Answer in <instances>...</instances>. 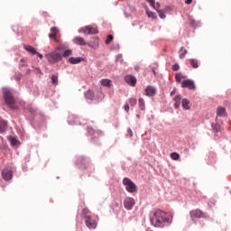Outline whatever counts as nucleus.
Listing matches in <instances>:
<instances>
[{
    "label": "nucleus",
    "mask_w": 231,
    "mask_h": 231,
    "mask_svg": "<svg viewBox=\"0 0 231 231\" xmlns=\"http://www.w3.org/2000/svg\"><path fill=\"white\" fill-rule=\"evenodd\" d=\"M125 80L126 84H129V86H132V88H134L136 86V78L133 75L125 76Z\"/></svg>",
    "instance_id": "obj_11"
},
{
    "label": "nucleus",
    "mask_w": 231,
    "mask_h": 231,
    "mask_svg": "<svg viewBox=\"0 0 231 231\" xmlns=\"http://www.w3.org/2000/svg\"><path fill=\"white\" fill-rule=\"evenodd\" d=\"M8 127V123L5 120H0V133H5Z\"/></svg>",
    "instance_id": "obj_20"
},
{
    "label": "nucleus",
    "mask_w": 231,
    "mask_h": 231,
    "mask_svg": "<svg viewBox=\"0 0 231 231\" xmlns=\"http://www.w3.org/2000/svg\"><path fill=\"white\" fill-rule=\"evenodd\" d=\"M123 185H125L127 192H130L131 194H133V192H136L137 190L136 184H134V182H133V180H131L129 178H125L123 180Z\"/></svg>",
    "instance_id": "obj_4"
},
{
    "label": "nucleus",
    "mask_w": 231,
    "mask_h": 231,
    "mask_svg": "<svg viewBox=\"0 0 231 231\" xmlns=\"http://www.w3.org/2000/svg\"><path fill=\"white\" fill-rule=\"evenodd\" d=\"M158 12L160 10V3H156L154 0H146Z\"/></svg>",
    "instance_id": "obj_21"
},
{
    "label": "nucleus",
    "mask_w": 231,
    "mask_h": 231,
    "mask_svg": "<svg viewBox=\"0 0 231 231\" xmlns=\"http://www.w3.org/2000/svg\"><path fill=\"white\" fill-rule=\"evenodd\" d=\"M175 80H176V82H181V75L180 74H176L175 75Z\"/></svg>",
    "instance_id": "obj_41"
},
{
    "label": "nucleus",
    "mask_w": 231,
    "mask_h": 231,
    "mask_svg": "<svg viewBox=\"0 0 231 231\" xmlns=\"http://www.w3.org/2000/svg\"><path fill=\"white\" fill-rule=\"evenodd\" d=\"M51 33L49 34L50 39H54L56 42H59V41H57V33H59V29H57V27H52L51 28Z\"/></svg>",
    "instance_id": "obj_14"
},
{
    "label": "nucleus",
    "mask_w": 231,
    "mask_h": 231,
    "mask_svg": "<svg viewBox=\"0 0 231 231\" xmlns=\"http://www.w3.org/2000/svg\"><path fill=\"white\" fill-rule=\"evenodd\" d=\"M14 79H15V80H17V82H19L21 80V79H23V74L16 73Z\"/></svg>",
    "instance_id": "obj_38"
},
{
    "label": "nucleus",
    "mask_w": 231,
    "mask_h": 231,
    "mask_svg": "<svg viewBox=\"0 0 231 231\" xmlns=\"http://www.w3.org/2000/svg\"><path fill=\"white\" fill-rule=\"evenodd\" d=\"M73 42L75 44H78L79 46H86L88 45V42H86V41L84 40V38L78 36L76 38L73 39Z\"/></svg>",
    "instance_id": "obj_13"
},
{
    "label": "nucleus",
    "mask_w": 231,
    "mask_h": 231,
    "mask_svg": "<svg viewBox=\"0 0 231 231\" xmlns=\"http://www.w3.org/2000/svg\"><path fill=\"white\" fill-rule=\"evenodd\" d=\"M185 4H186V5H191V4H192V0H186V1H185Z\"/></svg>",
    "instance_id": "obj_44"
},
{
    "label": "nucleus",
    "mask_w": 231,
    "mask_h": 231,
    "mask_svg": "<svg viewBox=\"0 0 231 231\" xmlns=\"http://www.w3.org/2000/svg\"><path fill=\"white\" fill-rule=\"evenodd\" d=\"M212 127L216 133H219V131H221V125H212Z\"/></svg>",
    "instance_id": "obj_35"
},
{
    "label": "nucleus",
    "mask_w": 231,
    "mask_h": 231,
    "mask_svg": "<svg viewBox=\"0 0 231 231\" xmlns=\"http://www.w3.org/2000/svg\"><path fill=\"white\" fill-rule=\"evenodd\" d=\"M171 160H180V154L178 153V152H172L171 154Z\"/></svg>",
    "instance_id": "obj_32"
},
{
    "label": "nucleus",
    "mask_w": 231,
    "mask_h": 231,
    "mask_svg": "<svg viewBox=\"0 0 231 231\" xmlns=\"http://www.w3.org/2000/svg\"><path fill=\"white\" fill-rule=\"evenodd\" d=\"M138 104H139L140 109L142 111H145V101L143 100V98H139Z\"/></svg>",
    "instance_id": "obj_27"
},
{
    "label": "nucleus",
    "mask_w": 231,
    "mask_h": 231,
    "mask_svg": "<svg viewBox=\"0 0 231 231\" xmlns=\"http://www.w3.org/2000/svg\"><path fill=\"white\" fill-rule=\"evenodd\" d=\"M146 14L148 15V17L152 18V19H158V16L156 15V13H153L152 11H146Z\"/></svg>",
    "instance_id": "obj_29"
},
{
    "label": "nucleus",
    "mask_w": 231,
    "mask_h": 231,
    "mask_svg": "<svg viewBox=\"0 0 231 231\" xmlns=\"http://www.w3.org/2000/svg\"><path fill=\"white\" fill-rule=\"evenodd\" d=\"M66 48H68V46H66V44H61L60 46H58V48L56 49V51H64V50H66Z\"/></svg>",
    "instance_id": "obj_33"
},
{
    "label": "nucleus",
    "mask_w": 231,
    "mask_h": 231,
    "mask_svg": "<svg viewBox=\"0 0 231 231\" xmlns=\"http://www.w3.org/2000/svg\"><path fill=\"white\" fill-rule=\"evenodd\" d=\"M183 109L189 110L190 109V106H189L190 104V101L187 98H183L181 101Z\"/></svg>",
    "instance_id": "obj_23"
},
{
    "label": "nucleus",
    "mask_w": 231,
    "mask_h": 231,
    "mask_svg": "<svg viewBox=\"0 0 231 231\" xmlns=\"http://www.w3.org/2000/svg\"><path fill=\"white\" fill-rule=\"evenodd\" d=\"M86 98H88V100H93V98H95V92H93L92 90H88L86 94H85Z\"/></svg>",
    "instance_id": "obj_25"
},
{
    "label": "nucleus",
    "mask_w": 231,
    "mask_h": 231,
    "mask_svg": "<svg viewBox=\"0 0 231 231\" xmlns=\"http://www.w3.org/2000/svg\"><path fill=\"white\" fill-rule=\"evenodd\" d=\"M85 225L91 230L97 228V220L93 219V217H87V218H85Z\"/></svg>",
    "instance_id": "obj_8"
},
{
    "label": "nucleus",
    "mask_w": 231,
    "mask_h": 231,
    "mask_svg": "<svg viewBox=\"0 0 231 231\" xmlns=\"http://www.w3.org/2000/svg\"><path fill=\"white\" fill-rule=\"evenodd\" d=\"M4 98L11 109H17V106H15V98H14V95L10 89L4 90Z\"/></svg>",
    "instance_id": "obj_2"
},
{
    "label": "nucleus",
    "mask_w": 231,
    "mask_h": 231,
    "mask_svg": "<svg viewBox=\"0 0 231 231\" xmlns=\"http://www.w3.org/2000/svg\"><path fill=\"white\" fill-rule=\"evenodd\" d=\"M190 217L192 221H194V219H201L205 217V213H203V211L200 209H193L190 211Z\"/></svg>",
    "instance_id": "obj_7"
},
{
    "label": "nucleus",
    "mask_w": 231,
    "mask_h": 231,
    "mask_svg": "<svg viewBox=\"0 0 231 231\" xmlns=\"http://www.w3.org/2000/svg\"><path fill=\"white\" fill-rule=\"evenodd\" d=\"M51 82L54 86H57V84H59V76L52 75L51 76Z\"/></svg>",
    "instance_id": "obj_31"
},
{
    "label": "nucleus",
    "mask_w": 231,
    "mask_h": 231,
    "mask_svg": "<svg viewBox=\"0 0 231 231\" xmlns=\"http://www.w3.org/2000/svg\"><path fill=\"white\" fill-rule=\"evenodd\" d=\"M171 96L174 95V92H171Z\"/></svg>",
    "instance_id": "obj_46"
},
{
    "label": "nucleus",
    "mask_w": 231,
    "mask_h": 231,
    "mask_svg": "<svg viewBox=\"0 0 231 231\" xmlns=\"http://www.w3.org/2000/svg\"><path fill=\"white\" fill-rule=\"evenodd\" d=\"M181 88H188L189 89H196V85L194 84V81L191 79H186L183 80L181 83Z\"/></svg>",
    "instance_id": "obj_10"
},
{
    "label": "nucleus",
    "mask_w": 231,
    "mask_h": 231,
    "mask_svg": "<svg viewBox=\"0 0 231 231\" xmlns=\"http://www.w3.org/2000/svg\"><path fill=\"white\" fill-rule=\"evenodd\" d=\"M84 61V58H81V57H70L69 59V62L70 64H80V62Z\"/></svg>",
    "instance_id": "obj_15"
},
{
    "label": "nucleus",
    "mask_w": 231,
    "mask_h": 231,
    "mask_svg": "<svg viewBox=\"0 0 231 231\" xmlns=\"http://www.w3.org/2000/svg\"><path fill=\"white\" fill-rule=\"evenodd\" d=\"M188 53L185 47H181L180 50V59H185V55Z\"/></svg>",
    "instance_id": "obj_28"
},
{
    "label": "nucleus",
    "mask_w": 231,
    "mask_h": 231,
    "mask_svg": "<svg viewBox=\"0 0 231 231\" xmlns=\"http://www.w3.org/2000/svg\"><path fill=\"white\" fill-rule=\"evenodd\" d=\"M79 33H85V35H96L98 33V29L91 25H87L79 30Z\"/></svg>",
    "instance_id": "obj_5"
},
{
    "label": "nucleus",
    "mask_w": 231,
    "mask_h": 231,
    "mask_svg": "<svg viewBox=\"0 0 231 231\" xmlns=\"http://www.w3.org/2000/svg\"><path fill=\"white\" fill-rule=\"evenodd\" d=\"M100 84L105 88H111V86L113 85V81H111V79H101Z\"/></svg>",
    "instance_id": "obj_18"
},
{
    "label": "nucleus",
    "mask_w": 231,
    "mask_h": 231,
    "mask_svg": "<svg viewBox=\"0 0 231 231\" xmlns=\"http://www.w3.org/2000/svg\"><path fill=\"white\" fill-rule=\"evenodd\" d=\"M158 14H159V17L161 19H165V13L162 10H157Z\"/></svg>",
    "instance_id": "obj_37"
},
{
    "label": "nucleus",
    "mask_w": 231,
    "mask_h": 231,
    "mask_svg": "<svg viewBox=\"0 0 231 231\" xmlns=\"http://www.w3.org/2000/svg\"><path fill=\"white\" fill-rule=\"evenodd\" d=\"M45 59H47L48 62H51V64H55V62H59V60H62V54L55 51L46 54Z\"/></svg>",
    "instance_id": "obj_3"
},
{
    "label": "nucleus",
    "mask_w": 231,
    "mask_h": 231,
    "mask_svg": "<svg viewBox=\"0 0 231 231\" xmlns=\"http://www.w3.org/2000/svg\"><path fill=\"white\" fill-rule=\"evenodd\" d=\"M88 46H89V48H93L94 50H97V48H98L99 46L98 38H93V42H88Z\"/></svg>",
    "instance_id": "obj_16"
},
{
    "label": "nucleus",
    "mask_w": 231,
    "mask_h": 231,
    "mask_svg": "<svg viewBox=\"0 0 231 231\" xmlns=\"http://www.w3.org/2000/svg\"><path fill=\"white\" fill-rule=\"evenodd\" d=\"M146 97H154L156 95V88L152 86H148L145 88Z\"/></svg>",
    "instance_id": "obj_12"
},
{
    "label": "nucleus",
    "mask_w": 231,
    "mask_h": 231,
    "mask_svg": "<svg viewBox=\"0 0 231 231\" xmlns=\"http://www.w3.org/2000/svg\"><path fill=\"white\" fill-rule=\"evenodd\" d=\"M23 48L28 53H31V55H37V50L32 47V45H24Z\"/></svg>",
    "instance_id": "obj_17"
},
{
    "label": "nucleus",
    "mask_w": 231,
    "mask_h": 231,
    "mask_svg": "<svg viewBox=\"0 0 231 231\" xmlns=\"http://www.w3.org/2000/svg\"><path fill=\"white\" fill-rule=\"evenodd\" d=\"M35 55H37V56L39 57V59H41V60H42V59H43L42 54H41V53H39V52L37 51V53H36Z\"/></svg>",
    "instance_id": "obj_43"
},
{
    "label": "nucleus",
    "mask_w": 231,
    "mask_h": 231,
    "mask_svg": "<svg viewBox=\"0 0 231 231\" xmlns=\"http://www.w3.org/2000/svg\"><path fill=\"white\" fill-rule=\"evenodd\" d=\"M13 176H14V171H12V170L5 169L2 171V177L4 178V180L5 181H10V180H12Z\"/></svg>",
    "instance_id": "obj_9"
},
{
    "label": "nucleus",
    "mask_w": 231,
    "mask_h": 231,
    "mask_svg": "<svg viewBox=\"0 0 231 231\" xmlns=\"http://www.w3.org/2000/svg\"><path fill=\"white\" fill-rule=\"evenodd\" d=\"M72 53H73V51H71V50H66V51L63 52V54H62L61 57H64V58L66 59V58L71 56Z\"/></svg>",
    "instance_id": "obj_30"
},
{
    "label": "nucleus",
    "mask_w": 231,
    "mask_h": 231,
    "mask_svg": "<svg viewBox=\"0 0 231 231\" xmlns=\"http://www.w3.org/2000/svg\"><path fill=\"white\" fill-rule=\"evenodd\" d=\"M113 39H114L113 35L109 34V35L106 37V44H111V42L113 41Z\"/></svg>",
    "instance_id": "obj_36"
},
{
    "label": "nucleus",
    "mask_w": 231,
    "mask_h": 231,
    "mask_svg": "<svg viewBox=\"0 0 231 231\" xmlns=\"http://www.w3.org/2000/svg\"><path fill=\"white\" fill-rule=\"evenodd\" d=\"M174 107L175 109H178L181 104V96H176L174 97Z\"/></svg>",
    "instance_id": "obj_22"
},
{
    "label": "nucleus",
    "mask_w": 231,
    "mask_h": 231,
    "mask_svg": "<svg viewBox=\"0 0 231 231\" xmlns=\"http://www.w3.org/2000/svg\"><path fill=\"white\" fill-rule=\"evenodd\" d=\"M125 111L126 112V113H129V105H125Z\"/></svg>",
    "instance_id": "obj_42"
},
{
    "label": "nucleus",
    "mask_w": 231,
    "mask_h": 231,
    "mask_svg": "<svg viewBox=\"0 0 231 231\" xmlns=\"http://www.w3.org/2000/svg\"><path fill=\"white\" fill-rule=\"evenodd\" d=\"M127 133L130 136H133V131L131 129H128Z\"/></svg>",
    "instance_id": "obj_45"
},
{
    "label": "nucleus",
    "mask_w": 231,
    "mask_h": 231,
    "mask_svg": "<svg viewBox=\"0 0 231 231\" xmlns=\"http://www.w3.org/2000/svg\"><path fill=\"white\" fill-rule=\"evenodd\" d=\"M150 221L156 228H163L171 223V217L162 209H153L150 214Z\"/></svg>",
    "instance_id": "obj_1"
},
{
    "label": "nucleus",
    "mask_w": 231,
    "mask_h": 231,
    "mask_svg": "<svg viewBox=\"0 0 231 231\" xmlns=\"http://www.w3.org/2000/svg\"><path fill=\"white\" fill-rule=\"evenodd\" d=\"M178 69H180V65L178 63H175L172 66V71H178Z\"/></svg>",
    "instance_id": "obj_40"
},
{
    "label": "nucleus",
    "mask_w": 231,
    "mask_h": 231,
    "mask_svg": "<svg viewBox=\"0 0 231 231\" xmlns=\"http://www.w3.org/2000/svg\"><path fill=\"white\" fill-rule=\"evenodd\" d=\"M82 216H84L85 219H88V217H91V211L85 208L82 209Z\"/></svg>",
    "instance_id": "obj_24"
},
{
    "label": "nucleus",
    "mask_w": 231,
    "mask_h": 231,
    "mask_svg": "<svg viewBox=\"0 0 231 231\" xmlns=\"http://www.w3.org/2000/svg\"><path fill=\"white\" fill-rule=\"evenodd\" d=\"M217 116H226V109L223 106H218L217 109Z\"/></svg>",
    "instance_id": "obj_19"
},
{
    "label": "nucleus",
    "mask_w": 231,
    "mask_h": 231,
    "mask_svg": "<svg viewBox=\"0 0 231 231\" xmlns=\"http://www.w3.org/2000/svg\"><path fill=\"white\" fill-rule=\"evenodd\" d=\"M128 102H129L130 106H132V107H134V106H136V104H137L136 98H130L128 100Z\"/></svg>",
    "instance_id": "obj_34"
},
{
    "label": "nucleus",
    "mask_w": 231,
    "mask_h": 231,
    "mask_svg": "<svg viewBox=\"0 0 231 231\" xmlns=\"http://www.w3.org/2000/svg\"><path fill=\"white\" fill-rule=\"evenodd\" d=\"M135 203L134 199L127 197L124 200V207L126 210H133V207H134Z\"/></svg>",
    "instance_id": "obj_6"
},
{
    "label": "nucleus",
    "mask_w": 231,
    "mask_h": 231,
    "mask_svg": "<svg viewBox=\"0 0 231 231\" xmlns=\"http://www.w3.org/2000/svg\"><path fill=\"white\" fill-rule=\"evenodd\" d=\"M189 64H190V66H192L195 69H197V68H199L198 60H196V59H190V60H189Z\"/></svg>",
    "instance_id": "obj_26"
},
{
    "label": "nucleus",
    "mask_w": 231,
    "mask_h": 231,
    "mask_svg": "<svg viewBox=\"0 0 231 231\" xmlns=\"http://www.w3.org/2000/svg\"><path fill=\"white\" fill-rule=\"evenodd\" d=\"M11 145H17V139L15 137L10 138Z\"/></svg>",
    "instance_id": "obj_39"
},
{
    "label": "nucleus",
    "mask_w": 231,
    "mask_h": 231,
    "mask_svg": "<svg viewBox=\"0 0 231 231\" xmlns=\"http://www.w3.org/2000/svg\"><path fill=\"white\" fill-rule=\"evenodd\" d=\"M37 70H38V71H41V69H37Z\"/></svg>",
    "instance_id": "obj_47"
}]
</instances>
